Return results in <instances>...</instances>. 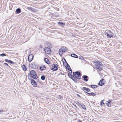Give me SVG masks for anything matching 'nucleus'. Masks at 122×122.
I'll return each mask as SVG.
<instances>
[{
    "mask_svg": "<svg viewBox=\"0 0 122 122\" xmlns=\"http://www.w3.org/2000/svg\"><path fill=\"white\" fill-rule=\"evenodd\" d=\"M67 48L64 46H63L61 48L59 51V53L61 56H62L64 53L67 51Z\"/></svg>",
    "mask_w": 122,
    "mask_h": 122,
    "instance_id": "obj_1",
    "label": "nucleus"
},
{
    "mask_svg": "<svg viewBox=\"0 0 122 122\" xmlns=\"http://www.w3.org/2000/svg\"><path fill=\"white\" fill-rule=\"evenodd\" d=\"M106 31L107 32H105V34L107 35V38H111L114 35L113 33L110 30H107Z\"/></svg>",
    "mask_w": 122,
    "mask_h": 122,
    "instance_id": "obj_2",
    "label": "nucleus"
},
{
    "mask_svg": "<svg viewBox=\"0 0 122 122\" xmlns=\"http://www.w3.org/2000/svg\"><path fill=\"white\" fill-rule=\"evenodd\" d=\"M31 76L34 79H37L38 76L36 72L34 70H31L30 72Z\"/></svg>",
    "mask_w": 122,
    "mask_h": 122,
    "instance_id": "obj_3",
    "label": "nucleus"
},
{
    "mask_svg": "<svg viewBox=\"0 0 122 122\" xmlns=\"http://www.w3.org/2000/svg\"><path fill=\"white\" fill-rule=\"evenodd\" d=\"M73 74L74 76L78 79L81 78V75L80 73L78 71L73 72Z\"/></svg>",
    "mask_w": 122,
    "mask_h": 122,
    "instance_id": "obj_4",
    "label": "nucleus"
},
{
    "mask_svg": "<svg viewBox=\"0 0 122 122\" xmlns=\"http://www.w3.org/2000/svg\"><path fill=\"white\" fill-rule=\"evenodd\" d=\"M51 66L52 67L51 69L52 70L55 71L58 69V65L57 64H52Z\"/></svg>",
    "mask_w": 122,
    "mask_h": 122,
    "instance_id": "obj_5",
    "label": "nucleus"
},
{
    "mask_svg": "<svg viewBox=\"0 0 122 122\" xmlns=\"http://www.w3.org/2000/svg\"><path fill=\"white\" fill-rule=\"evenodd\" d=\"M44 51L46 54H51V51L50 48L47 47H45L44 48Z\"/></svg>",
    "mask_w": 122,
    "mask_h": 122,
    "instance_id": "obj_6",
    "label": "nucleus"
},
{
    "mask_svg": "<svg viewBox=\"0 0 122 122\" xmlns=\"http://www.w3.org/2000/svg\"><path fill=\"white\" fill-rule=\"evenodd\" d=\"M105 81L104 79H103L100 81L98 83V85L99 86H102L105 85Z\"/></svg>",
    "mask_w": 122,
    "mask_h": 122,
    "instance_id": "obj_7",
    "label": "nucleus"
},
{
    "mask_svg": "<svg viewBox=\"0 0 122 122\" xmlns=\"http://www.w3.org/2000/svg\"><path fill=\"white\" fill-rule=\"evenodd\" d=\"M34 56L32 54H30V55L28 57V61L30 62L32 61L33 59V58L34 57Z\"/></svg>",
    "mask_w": 122,
    "mask_h": 122,
    "instance_id": "obj_8",
    "label": "nucleus"
},
{
    "mask_svg": "<svg viewBox=\"0 0 122 122\" xmlns=\"http://www.w3.org/2000/svg\"><path fill=\"white\" fill-rule=\"evenodd\" d=\"M106 104L108 107H111V106L112 102L110 100L106 101Z\"/></svg>",
    "mask_w": 122,
    "mask_h": 122,
    "instance_id": "obj_9",
    "label": "nucleus"
},
{
    "mask_svg": "<svg viewBox=\"0 0 122 122\" xmlns=\"http://www.w3.org/2000/svg\"><path fill=\"white\" fill-rule=\"evenodd\" d=\"M31 83L34 87H36L37 86V85L36 83L33 79H32L31 80Z\"/></svg>",
    "mask_w": 122,
    "mask_h": 122,
    "instance_id": "obj_10",
    "label": "nucleus"
},
{
    "mask_svg": "<svg viewBox=\"0 0 122 122\" xmlns=\"http://www.w3.org/2000/svg\"><path fill=\"white\" fill-rule=\"evenodd\" d=\"M97 62H97L95 65L96 68L97 69L100 66H101L102 63L100 62H99L98 61H97Z\"/></svg>",
    "mask_w": 122,
    "mask_h": 122,
    "instance_id": "obj_11",
    "label": "nucleus"
},
{
    "mask_svg": "<svg viewBox=\"0 0 122 122\" xmlns=\"http://www.w3.org/2000/svg\"><path fill=\"white\" fill-rule=\"evenodd\" d=\"M81 89L85 92H89L90 91V89L89 88H87L86 87H83L81 88Z\"/></svg>",
    "mask_w": 122,
    "mask_h": 122,
    "instance_id": "obj_12",
    "label": "nucleus"
},
{
    "mask_svg": "<svg viewBox=\"0 0 122 122\" xmlns=\"http://www.w3.org/2000/svg\"><path fill=\"white\" fill-rule=\"evenodd\" d=\"M28 10L31 11H32L35 12L37 11V10L36 9H33L31 7H27Z\"/></svg>",
    "mask_w": 122,
    "mask_h": 122,
    "instance_id": "obj_13",
    "label": "nucleus"
},
{
    "mask_svg": "<svg viewBox=\"0 0 122 122\" xmlns=\"http://www.w3.org/2000/svg\"><path fill=\"white\" fill-rule=\"evenodd\" d=\"M31 67L33 69H36L37 67V66L34 63H32L31 64Z\"/></svg>",
    "mask_w": 122,
    "mask_h": 122,
    "instance_id": "obj_14",
    "label": "nucleus"
},
{
    "mask_svg": "<svg viewBox=\"0 0 122 122\" xmlns=\"http://www.w3.org/2000/svg\"><path fill=\"white\" fill-rule=\"evenodd\" d=\"M82 77L83 78V80L84 81L86 82L88 81V80L87 79L88 76H87L83 75L82 76Z\"/></svg>",
    "mask_w": 122,
    "mask_h": 122,
    "instance_id": "obj_15",
    "label": "nucleus"
},
{
    "mask_svg": "<svg viewBox=\"0 0 122 122\" xmlns=\"http://www.w3.org/2000/svg\"><path fill=\"white\" fill-rule=\"evenodd\" d=\"M44 60L45 61V62L48 64H49L50 63V61L47 58H45L44 59Z\"/></svg>",
    "mask_w": 122,
    "mask_h": 122,
    "instance_id": "obj_16",
    "label": "nucleus"
},
{
    "mask_svg": "<svg viewBox=\"0 0 122 122\" xmlns=\"http://www.w3.org/2000/svg\"><path fill=\"white\" fill-rule=\"evenodd\" d=\"M46 69V67L45 66H41L40 67V70L41 71L45 70Z\"/></svg>",
    "mask_w": 122,
    "mask_h": 122,
    "instance_id": "obj_17",
    "label": "nucleus"
},
{
    "mask_svg": "<svg viewBox=\"0 0 122 122\" xmlns=\"http://www.w3.org/2000/svg\"><path fill=\"white\" fill-rule=\"evenodd\" d=\"M5 62L8 63H10L11 64H13L14 63V62L11 60H9L6 59H5Z\"/></svg>",
    "mask_w": 122,
    "mask_h": 122,
    "instance_id": "obj_18",
    "label": "nucleus"
},
{
    "mask_svg": "<svg viewBox=\"0 0 122 122\" xmlns=\"http://www.w3.org/2000/svg\"><path fill=\"white\" fill-rule=\"evenodd\" d=\"M79 104L82 109L84 110L86 109L85 107L84 104H81L80 103H79Z\"/></svg>",
    "mask_w": 122,
    "mask_h": 122,
    "instance_id": "obj_19",
    "label": "nucleus"
},
{
    "mask_svg": "<svg viewBox=\"0 0 122 122\" xmlns=\"http://www.w3.org/2000/svg\"><path fill=\"white\" fill-rule=\"evenodd\" d=\"M22 68L23 70L26 71L27 70V68L26 66L25 65H23L22 66Z\"/></svg>",
    "mask_w": 122,
    "mask_h": 122,
    "instance_id": "obj_20",
    "label": "nucleus"
},
{
    "mask_svg": "<svg viewBox=\"0 0 122 122\" xmlns=\"http://www.w3.org/2000/svg\"><path fill=\"white\" fill-rule=\"evenodd\" d=\"M16 11L18 14H19L20 13L21 11L20 9L19 8L16 9Z\"/></svg>",
    "mask_w": 122,
    "mask_h": 122,
    "instance_id": "obj_21",
    "label": "nucleus"
},
{
    "mask_svg": "<svg viewBox=\"0 0 122 122\" xmlns=\"http://www.w3.org/2000/svg\"><path fill=\"white\" fill-rule=\"evenodd\" d=\"M87 93L89 94V95H90L92 96H95L96 95V93H94L93 92H91V93Z\"/></svg>",
    "mask_w": 122,
    "mask_h": 122,
    "instance_id": "obj_22",
    "label": "nucleus"
},
{
    "mask_svg": "<svg viewBox=\"0 0 122 122\" xmlns=\"http://www.w3.org/2000/svg\"><path fill=\"white\" fill-rule=\"evenodd\" d=\"M47 45L48 47H49V48H51L52 46L51 44L49 43H47Z\"/></svg>",
    "mask_w": 122,
    "mask_h": 122,
    "instance_id": "obj_23",
    "label": "nucleus"
},
{
    "mask_svg": "<svg viewBox=\"0 0 122 122\" xmlns=\"http://www.w3.org/2000/svg\"><path fill=\"white\" fill-rule=\"evenodd\" d=\"M68 75L73 80L75 78L71 74H69H69L68 73Z\"/></svg>",
    "mask_w": 122,
    "mask_h": 122,
    "instance_id": "obj_24",
    "label": "nucleus"
},
{
    "mask_svg": "<svg viewBox=\"0 0 122 122\" xmlns=\"http://www.w3.org/2000/svg\"><path fill=\"white\" fill-rule=\"evenodd\" d=\"M71 56L75 58H78L77 56L74 54H71Z\"/></svg>",
    "mask_w": 122,
    "mask_h": 122,
    "instance_id": "obj_25",
    "label": "nucleus"
},
{
    "mask_svg": "<svg viewBox=\"0 0 122 122\" xmlns=\"http://www.w3.org/2000/svg\"><path fill=\"white\" fill-rule=\"evenodd\" d=\"M91 86V87L93 88H96L97 87V86L95 85H92Z\"/></svg>",
    "mask_w": 122,
    "mask_h": 122,
    "instance_id": "obj_26",
    "label": "nucleus"
},
{
    "mask_svg": "<svg viewBox=\"0 0 122 122\" xmlns=\"http://www.w3.org/2000/svg\"><path fill=\"white\" fill-rule=\"evenodd\" d=\"M58 24L60 25L61 26L64 25H65V23H63L62 22L60 21L58 22Z\"/></svg>",
    "mask_w": 122,
    "mask_h": 122,
    "instance_id": "obj_27",
    "label": "nucleus"
},
{
    "mask_svg": "<svg viewBox=\"0 0 122 122\" xmlns=\"http://www.w3.org/2000/svg\"><path fill=\"white\" fill-rule=\"evenodd\" d=\"M96 69H98L99 71H101L102 70H103V68L102 67V65L101 66H100L98 68H97Z\"/></svg>",
    "mask_w": 122,
    "mask_h": 122,
    "instance_id": "obj_28",
    "label": "nucleus"
},
{
    "mask_svg": "<svg viewBox=\"0 0 122 122\" xmlns=\"http://www.w3.org/2000/svg\"><path fill=\"white\" fill-rule=\"evenodd\" d=\"M6 55L5 54L2 53L0 54V56H6Z\"/></svg>",
    "mask_w": 122,
    "mask_h": 122,
    "instance_id": "obj_29",
    "label": "nucleus"
},
{
    "mask_svg": "<svg viewBox=\"0 0 122 122\" xmlns=\"http://www.w3.org/2000/svg\"><path fill=\"white\" fill-rule=\"evenodd\" d=\"M63 61L64 63L65 64L67 63L66 60L65 58H64L63 59Z\"/></svg>",
    "mask_w": 122,
    "mask_h": 122,
    "instance_id": "obj_30",
    "label": "nucleus"
},
{
    "mask_svg": "<svg viewBox=\"0 0 122 122\" xmlns=\"http://www.w3.org/2000/svg\"><path fill=\"white\" fill-rule=\"evenodd\" d=\"M41 79L42 80H44L45 79V77L43 75L41 77Z\"/></svg>",
    "mask_w": 122,
    "mask_h": 122,
    "instance_id": "obj_31",
    "label": "nucleus"
},
{
    "mask_svg": "<svg viewBox=\"0 0 122 122\" xmlns=\"http://www.w3.org/2000/svg\"><path fill=\"white\" fill-rule=\"evenodd\" d=\"M66 68L69 70H70V69H71V68L70 67V66H69V65L67 66Z\"/></svg>",
    "mask_w": 122,
    "mask_h": 122,
    "instance_id": "obj_32",
    "label": "nucleus"
},
{
    "mask_svg": "<svg viewBox=\"0 0 122 122\" xmlns=\"http://www.w3.org/2000/svg\"><path fill=\"white\" fill-rule=\"evenodd\" d=\"M104 102H101V103L100 104V105L101 106H102V105L104 104Z\"/></svg>",
    "mask_w": 122,
    "mask_h": 122,
    "instance_id": "obj_33",
    "label": "nucleus"
},
{
    "mask_svg": "<svg viewBox=\"0 0 122 122\" xmlns=\"http://www.w3.org/2000/svg\"><path fill=\"white\" fill-rule=\"evenodd\" d=\"M4 111L3 110H0V114H1L2 112H3Z\"/></svg>",
    "mask_w": 122,
    "mask_h": 122,
    "instance_id": "obj_34",
    "label": "nucleus"
},
{
    "mask_svg": "<svg viewBox=\"0 0 122 122\" xmlns=\"http://www.w3.org/2000/svg\"><path fill=\"white\" fill-rule=\"evenodd\" d=\"M4 64L6 65L7 66H8V64L6 63H5Z\"/></svg>",
    "mask_w": 122,
    "mask_h": 122,
    "instance_id": "obj_35",
    "label": "nucleus"
},
{
    "mask_svg": "<svg viewBox=\"0 0 122 122\" xmlns=\"http://www.w3.org/2000/svg\"><path fill=\"white\" fill-rule=\"evenodd\" d=\"M77 122H82L81 120H78Z\"/></svg>",
    "mask_w": 122,
    "mask_h": 122,
    "instance_id": "obj_36",
    "label": "nucleus"
},
{
    "mask_svg": "<svg viewBox=\"0 0 122 122\" xmlns=\"http://www.w3.org/2000/svg\"><path fill=\"white\" fill-rule=\"evenodd\" d=\"M70 71H69V72L70 73H71L72 72V70L71 69H70V70H69Z\"/></svg>",
    "mask_w": 122,
    "mask_h": 122,
    "instance_id": "obj_37",
    "label": "nucleus"
},
{
    "mask_svg": "<svg viewBox=\"0 0 122 122\" xmlns=\"http://www.w3.org/2000/svg\"><path fill=\"white\" fill-rule=\"evenodd\" d=\"M77 96H78V97H80V96L78 94H77Z\"/></svg>",
    "mask_w": 122,
    "mask_h": 122,
    "instance_id": "obj_38",
    "label": "nucleus"
},
{
    "mask_svg": "<svg viewBox=\"0 0 122 122\" xmlns=\"http://www.w3.org/2000/svg\"><path fill=\"white\" fill-rule=\"evenodd\" d=\"M104 99H103L102 100L101 102H104Z\"/></svg>",
    "mask_w": 122,
    "mask_h": 122,
    "instance_id": "obj_39",
    "label": "nucleus"
}]
</instances>
